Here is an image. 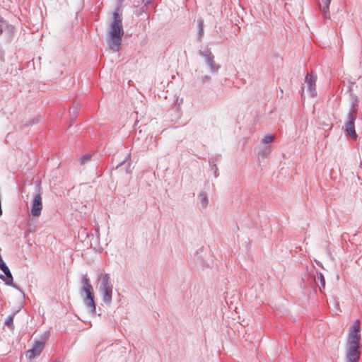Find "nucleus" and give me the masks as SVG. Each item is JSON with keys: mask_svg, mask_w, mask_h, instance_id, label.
<instances>
[{"mask_svg": "<svg viewBox=\"0 0 362 362\" xmlns=\"http://www.w3.org/2000/svg\"><path fill=\"white\" fill-rule=\"evenodd\" d=\"M119 7L112 13V19L110 26L108 45L114 52L121 49L122 39L124 35L122 13Z\"/></svg>", "mask_w": 362, "mask_h": 362, "instance_id": "obj_1", "label": "nucleus"}, {"mask_svg": "<svg viewBox=\"0 0 362 362\" xmlns=\"http://www.w3.org/2000/svg\"><path fill=\"white\" fill-rule=\"evenodd\" d=\"M97 284L102 301L106 305H110L112 301L113 284L110 274L103 272L98 273Z\"/></svg>", "mask_w": 362, "mask_h": 362, "instance_id": "obj_2", "label": "nucleus"}, {"mask_svg": "<svg viewBox=\"0 0 362 362\" xmlns=\"http://www.w3.org/2000/svg\"><path fill=\"white\" fill-rule=\"evenodd\" d=\"M357 110L349 111L347 114L348 121L345 123L344 131L349 134L352 139L356 140L358 135L355 130V120L356 118Z\"/></svg>", "mask_w": 362, "mask_h": 362, "instance_id": "obj_3", "label": "nucleus"}, {"mask_svg": "<svg viewBox=\"0 0 362 362\" xmlns=\"http://www.w3.org/2000/svg\"><path fill=\"white\" fill-rule=\"evenodd\" d=\"M81 291L85 293V296L83 297V303L85 307L90 313L95 315L96 313V305L94 300L93 288Z\"/></svg>", "mask_w": 362, "mask_h": 362, "instance_id": "obj_4", "label": "nucleus"}, {"mask_svg": "<svg viewBox=\"0 0 362 362\" xmlns=\"http://www.w3.org/2000/svg\"><path fill=\"white\" fill-rule=\"evenodd\" d=\"M199 54L205 59L206 63L209 66L210 71L212 73H216L220 69V66L215 63L214 59V56L211 52L210 49L206 47L203 50L199 51Z\"/></svg>", "mask_w": 362, "mask_h": 362, "instance_id": "obj_5", "label": "nucleus"}, {"mask_svg": "<svg viewBox=\"0 0 362 362\" xmlns=\"http://www.w3.org/2000/svg\"><path fill=\"white\" fill-rule=\"evenodd\" d=\"M317 271H312L311 272L305 273L301 279V286L303 288H312L317 286L316 276H317Z\"/></svg>", "mask_w": 362, "mask_h": 362, "instance_id": "obj_6", "label": "nucleus"}, {"mask_svg": "<svg viewBox=\"0 0 362 362\" xmlns=\"http://www.w3.org/2000/svg\"><path fill=\"white\" fill-rule=\"evenodd\" d=\"M42 209V197L40 193L35 194L33 199L30 214L33 216L38 217Z\"/></svg>", "mask_w": 362, "mask_h": 362, "instance_id": "obj_7", "label": "nucleus"}, {"mask_svg": "<svg viewBox=\"0 0 362 362\" xmlns=\"http://www.w3.org/2000/svg\"><path fill=\"white\" fill-rule=\"evenodd\" d=\"M305 83L308 85V90L312 97H315L317 95L316 91V80L317 76L313 72L308 73L305 76Z\"/></svg>", "mask_w": 362, "mask_h": 362, "instance_id": "obj_8", "label": "nucleus"}, {"mask_svg": "<svg viewBox=\"0 0 362 362\" xmlns=\"http://www.w3.org/2000/svg\"><path fill=\"white\" fill-rule=\"evenodd\" d=\"M45 346L44 341H35L33 344V348L29 349L26 352V356L29 359H33L35 357L38 356L42 351Z\"/></svg>", "mask_w": 362, "mask_h": 362, "instance_id": "obj_9", "label": "nucleus"}, {"mask_svg": "<svg viewBox=\"0 0 362 362\" xmlns=\"http://www.w3.org/2000/svg\"><path fill=\"white\" fill-rule=\"evenodd\" d=\"M1 270L4 272V274H0V279H1L5 283L6 285L11 286L13 288L20 290L18 286L14 284L13 282V276L8 267L7 266L5 267V269H1Z\"/></svg>", "mask_w": 362, "mask_h": 362, "instance_id": "obj_10", "label": "nucleus"}, {"mask_svg": "<svg viewBox=\"0 0 362 362\" xmlns=\"http://www.w3.org/2000/svg\"><path fill=\"white\" fill-rule=\"evenodd\" d=\"M360 347L347 346L346 362H356L360 358Z\"/></svg>", "mask_w": 362, "mask_h": 362, "instance_id": "obj_11", "label": "nucleus"}, {"mask_svg": "<svg viewBox=\"0 0 362 362\" xmlns=\"http://www.w3.org/2000/svg\"><path fill=\"white\" fill-rule=\"evenodd\" d=\"M131 153H129L125 156L123 160H122L120 163H119L116 166L115 169L117 170L119 168H121L124 166V172L127 175H130L132 173V163H131Z\"/></svg>", "mask_w": 362, "mask_h": 362, "instance_id": "obj_12", "label": "nucleus"}, {"mask_svg": "<svg viewBox=\"0 0 362 362\" xmlns=\"http://www.w3.org/2000/svg\"><path fill=\"white\" fill-rule=\"evenodd\" d=\"M198 204H199V210L202 212H206L208 205H209V198L207 194L202 192L199 194L197 197Z\"/></svg>", "mask_w": 362, "mask_h": 362, "instance_id": "obj_13", "label": "nucleus"}, {"mask_svg": "<svg viewBox=\"0 0 362 362\" xmlns=\"http://www.w3.org/2000/svg\"><path fill=\"white\" fill-rule=\"evenodd\" d=\"M361 334L349 332L347 339V346L360 347Z\"/></svg>", "mask_w": 362, "mask_h": 362, "instance_id": "obj_14", "label": "nucleus"}, {"mask_svg": "<svg viewBox=\"0 0 362 362\" xmlns=\"http://www.w3.org/2000/svg\"><path fill=\"white\" fill-rule=\"evenodd\" d=\"M322 4L320 2L319 3V8L325 19H329V4L332 0H321Z\"/></svg>", "mask_w": 362, "mask_h": 362, "instance_id": "obj_15", "label": "nucleus"}, {"mask_svg": "<svg viewBox=\"0 0 362 362\" xmlns=\"http://www.w3.org/2000/svg\"><path fill=\"white\" fill-rule=\"evenodd\" d=\"M81 291L88 290L90 288H93V286L90 284V279L87 274H84L81 276Z\"/></svg>", "mask_w": 362, "mask_h": 362, "instance_id": "obj_16", "label": "nucleus"}, {"mask_svg": "<svg viewBox=\"0 0 362 362\" xmlns=\"http://www.w3.org/2000/svg\"><path fill=\"white\" fill-rule=\"evenodd\" d=\"M221 160V156H217L216 158H209V165L211 167V170L214 172L215 177H217L218 175V168L216 166V163Z\"/></svg>", "mask_w": 362, "mask_h": 362, "instance_id": "obj_17", "label": "nucleus"}, {"mask_svg": "<svg viewBox=\"0 0 362 362\" xmlns=\"http://www.w3.org/2000/svg\"><path fill=\"white\" fill-rule=\"evenodd\" d=\"M5 26L10 32H13V26L8 24L2 17H0V35L3 33V26Z\"/></svg>", "mask_w": 362, "mask_h": 362, "instance_id": "obj_18", "label": "nucleus"}, {"mask_svg": "<svg viewBox=\"0 0 362 362\" xmlns=\"http://www.w3.org/2000/svg\"><path fill=\"white\" fill-rule=\"evenodd\" d=\"M197 27H198L197 38H198L199 41H201L202 38L204 35V21L202 19H198Z\"/></svg>", "mask_w": 362, "mask_h": 362, "instance_id": "obj_19", "label": "nucleus"}, {"mask_svg": "<svg viewBox=\"0 0 362 362\" xmlns=\"http://www.w3.org/2000/svg\"><path fill=\"white\" fill-rule=\"evenodd\" d=\"M351 333L360 334L361 332V322L359 320H356L350 330Z\"/></svg>", "mask_w": 362, "mask_h": 362, "instance_id": "obj_20", "label": "nucleus"}, {"mask_svg": "<svg viewBox=\"0 0 362 362\" xmlns=\"http://www.w3.org/2000/svg\"><path fill=\"white\" fill-rule=\"evenodd\" d=\"M270 152H271L270 146L268 145H266L258 151V153L261 157L265 158L270 153Z\"/></svg>", "mask_w": 362, "mask_h": 362, "instance_id": "obj_21", "label": "nucleus"}, {"mask_svg": "<svg viewBox=\"0 0 362 362\" xmlns=\"http://www.w3.org/2000/svg\"><path fill=\"white\" fill-rule=\"evenodd\" d=\"M14 315H15V313L8 315L6 317V319L5 320V322H4V325L6 326H7L8 328H10L11 329H14V325H13V323Z\"/></svg>", "mask_w": 362, "mask_h": 362, "instance_id": "obj_22", "label": "nucleus"}, {"mask_svg": "<svg viewBox=\"0 0 362 362\" xmlns=\"http://www.w3.org/2000/svg\"><path fill=\"white\" fill-rule=\"evenodd\" d=\"M92 155L90 153H86L81 157L80 158V163L81 164H85L87 162L90 161L91 159Z\"/></svg>", "mask_w": 362, "mask_h": 362, "instance_id": "obj_23", "label": "nucleus"}, {"mask_svg": "<svg viewBox=\"0 0 362 362\" xmlns=\"http://www.w3.org/2000/svg\"><path fill=\"white\" fill-rule=\"evenodd\" d=\"M316 279H317V281L320 280V284H321L320 288V289L325 288V277H324L323 274L322 273H318L317 276H316Z\"/></svg>", "mask_w": 362, "mask_h": 362, "instance_id": "obj_24", "label": "nucleus"}, {"mask_svg": "<svg viewBox=\"0 0 362 362\" xmlns=\"http://www.w3.org/2000/svg\"><path fill=\"white\" fill-rule=\"evenodd\" d=\"M274 136H272V135H269H269H267V136H265L264 137V139H263V142H264L265 144H268V143L271 142L272 141H273V140H274Z\"/></svg>", "mask_w": 362, "mask_h": 362, "instance_id": "obj_25", "label": "nucleus"}, {"mask_svg": "<svg viewBox=\"0 0 362 362\" xmlns=\"http://www.w3.org/2000/svg\"><path fill=\"white\" fill-rule=\"evenodd\" d=\"M330 303H332V305L336 308V310L334 311V313H335V314H337V312L340 311L339 302L337 300L333 299V300L331 301Z\"/></svg>", "mask_w": 362, "mask_h": 362, "instance_id": "obj_26", "label": "nucleus"}, {"mask_svg": "<svg viewBox=\"0 0 362 362\" xmlns=\"http://www.w3.org/2000/svg\"><path fill=\"white\" fill-rule=\"evenodd\" d=\"M49 337V332H45L42 337H41V339L40 340H38L37 341H44L45 344L46 343V341H47L48 338Z\"/></svg>", "mask_w": 362, "mask_h": 362, "instance_id": "obj_27", "label": "nucleus"}, {"mask_svg": "<svg viewBox=\"0 0 362 362\" xmlns=\"http://www.w3.org/2000/svg\"><path fill=\"white\" fill-rule=\"evenodd\" d=\"M147 7V5L145 4L141 8L136 10L135 14L136 16L141 15L142 13L145 12V9Z\"/></svg>", "mask_w": 362, "mask_h": 362, "instance_id": "obj_28", "label": "nucleus"}, {"mask_svg": "<svg viewBox=\"0 0 362 362\" xmlns=\"http://www.w3.org/2000/svg\"><path fill=\"white\" fill-rule=\"evenodd\" d=\"M211 80V77L209 76H204L202 77V83H205L206 82H208Z\"/></svg>", "mask_w": 362, "mask_h": 362, "instance_id": "obj_29", "label": "nucleus"}, {"mask_svg": "<svg viewBox=\"0 0 362 362\" xmlns=\"http://www.w3.org/2000/svg\"><path fill=\"white\" fill-rule=\"evenodd\" d=\"M357 105V99H356V101L353 103L351 108L349 110V111H351L353 110H356V106Z\"/></svg>", "mask_w": 362, "mask_h": 362, "instance_id": "obj_30", "label": "nucleus"}]
</instances>
